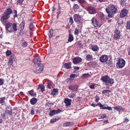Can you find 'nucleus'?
I'll return each instance as SVG.
<instances>
[{"instance_id":"49530a36","label":"nucleus","mask_w":130,"mask_h":130,"mask_svg":"<svg viewBox=\"0 0 130 130\" xmlns=\"http://www.w3.org/2000/svg\"><path fill=\"white\" fill-rule=\"evenodd\" d=\"M75 94L71 93L69 94L68 95V96L69 98H73L74 97H75Z\"/></svg>"},{"instance_id":"a18cd8bd","label":"nucleus","mask_w":130,"mask_h":130,"mask_svg":"<svg viewBox=\"0 0 130 130\" xmlns=\"http://www.w3.org/2000/svg\"><path fill=\"white\" fill-rule=\"evenodd\" d=\"M15 1L17 2V4L21 5L24 1V0H15Z\"/></svg>"},{"instance_id":"6e6d98bb","label":"nucleus","mask_w":130,"mask_h":130,"mask_svg":"<svg viewBox=\"0 0 130 130\" xmlns=\"http://www.w3.org/2000/svg\"><path fill=\"white\" fill-rule=\"evenodd\" d=\"M129 120L128 119L125 118L123 122L125 123H127L129 121Z\"/></svg>"},{"instance_id":"0eeeda50","label":"nucleus","mask_w":130,"mask_h":130,"mask_svg":"<svg viewBox=\"0 0 130 130\" xmlns=\"http://www.w3.org/2000/svg\"><path fill=\"white\" fill-rule=\"evenodd\" d=\"M7 14L4 12L3 13L1 18V21L3 23H5L6 20L8 19L10 17Z\"/></svg>"},{"instance_id":"1a4fd4ad","label":"nucleus","mask_w":130,"mask_h":130,"mask_svg":"<svg viewBox=\"0 0 130 130\" xmlns=\"http://www.w3.org/2000/svg\"><path fill=\"white\" fill-rule=\"evenodd\" d=\"M90 48L95 53L98 52L99 50V47L97 45L94 44H91Z\"/></svg>"},{"instance_id":"ddd939ff","label":"nucleus","mask_w":130,"mask_h":130,"mask_svg":"<svg viewBox=\"0 0 130 130\" xmlns=\"http://www.w3.org/2000/svg\"><path fill=\"white\" fill-rule=\"evenodd\" d=\"M14 54H12L11 55L8 62V65L9 64L10 66L12 65L13 63V60L14 59Z\"/></svg>"},{"instance_id":"58836bf2","label":"nucleus","mask_w":130,"mask_h":130,"mask_svg":"<svg viewBox=\"0 0 130 130\" xmlns=\"http://www.w3.org/2000/svg\"><path fill=\"white\" fill-rule=\"evenodd\" d=\"M111 91L109 90H104L102 91V93L103 94H105L106 93H109Z\"/></svg>"},{"instance_id":"69168bd1","label":"nucleus","mask_w":130,"mask_h":130,"mask_svg":"<svg viewBox=\"0 0 130 130\" xmlns=\"http://www.w3.org/2000/svg\"><path fill=\"white\" fill-rule=\"evenodd\" d=\"M100 2H103L107 1L108 0H98Z\"/></svg>"},{"instance_id":"f03ea898","label":"nucleus","mask_w":130,"mask_h":130,"mask_svg":"<svg viewBox=\"0 0 130 130\" xmlns=\"http://www.w3.org/2000/svg\"><path fill=\"white\" fill-rule=\"evenodd\" d=\"M73 18L74 21L78 24V26L81 29L83 25V21L81 19V16L77 14H75L73 15Z\"/></svg>"},{"instance_id":"aec40b11","label":"nucleus","mask_w":130,"mask_h":130,"mask_svg":"<svg viewBox=\"0 0 130 130\" xmlns=\"http://www.w3.org/2000/svg\"><path fill=\"white\" fill-rule=\"evenodd\" d=\"M72 100L66 98L64 100V102L66 104V105L67 106H69L71 104Z\"/></svg>"},{"instance_id":"9b49d317","label":"nucleus","mask_w":130,"mask_h":130,"mask_svg":"<svg viewBox=\"0 0 130 130\" xmlns=\"http://www.w3.org/2000/svg\"><path fill=\"white\" fill-rule=\"evenodd\" d=\"M76 75L75 74H71L70 77L66 79V82L67 83H70L71 82L74 80V78L76 77Z\"/></svg>"},{"instance_id":"864d4df0","label":"nucleus","mask_w":130,"mask_h":130,"mask_svg":"<svg viewBox=\"0 0 130 130\" xmlns=\"http://www.w3.org/2000/svg\"><path fill=\"white\" fill-rule=\"evenodd\" d=\"M25 22L24 21H23L20 24V26L21 27L23 26V28H24L25 25Z\"/></svg>"},{"instance_id":"c9c22d12","label":"nucleus","mask_w":130,"mask_h":130,"mask_svg":"<svg viewBox=\"0 0 130 130\" xmlns=\"http://www.w3.org/2000/svg\"><path fill=\"white\" fill-rule=\"evenodd\" d=\"M90 76V74L88 73L84 74L82 76L83 78L86 79L88 77Z\"/></svg>"},{"instance_id":"37998d69","label":"nucleus","mask_w":130,"mask_h":130,"mask_svg":"<svg viewBox=\"0 0 130 130\" xmlns=\"http://www.w3.org/2000/svg\"><path fill=\"white\" fill-rule=\"evenodd\" d=\"M49 34H50V36L49 37H52L53 36L54 34V31L53 30L51 29L49 31Z\"/></svg>"},{"instance_id":"338daca9","label":"nucleus","mask_w":130,"mask_h":130,"mask_svg":"<svg viewBox=\"0 0 130 130\" xmlns=\"http://www.w3.org/2000/svg\"><path fill=\"white\" fill-rule=\"evenodd\" d=\"M100 99L99 98H98L96 99L95 100V102H98L99 100H100Z\"/></svg>"},{"instance_id":"c03bdc74","label":"nucleus","mask_w":130,"mask_h":130,"mask_svg":"<svg viewBox=\"0 0 130 130\" xmlns=\"http://www.w3.org/2000/svg\"><path fill=\"white\" fill-rule=\"evenodd\" d=\"M126 0H121V3L122 5L125 6L126 5Z\"/></svg>"},{"instance_id":"39448f33","label":"nucleus","mask_w":130,"mask_h":130,"mask_svg":"<svg viewBox=\"0 0 130 130\" xmlns=\"http://www.w3.org/2000/svg\"><path fill=\"white\" fill-rule=\"evenodd\" d=\"M114 32L115 33L113 36L114 39L116 40L119 39L121 36L120 29H119L116 28L114 30Z\"/></svg>"},{"instance_id":"603ef678","label":"nucleus","mask_w":130,"mask_h":130,"mask_svg":"<svg viewBox=\"0 0 130 130\" xmlns=\"http://www.w3.org/2000/svg\"><path fill=\"white\" fill-rule=\"evenodd\" d=\"M78 2L82 4H85L86 2L85 0H78Z\"/></svg>"},{"instance_id":"7ed1b4c3","label":"nucleus","mask_w":130,"mask_h":130,"mask_svg":"<svg viewBox=\"0 0 130 130\" xmlns=\"http://www.w3.org/2000/svg\"><path fill=\"white\" fill-rule=\"evenodd\" d=\"M125 64V62L124 59L121 58H119L116 64V67L118 68H122L124 66Z\"/></svg>"},{"instance_id":"f704fd0d","label":"nucleus","mask_w":130,"mask_h":130,"mask_svg":"<svg viewBox=\"0 0 130 130\" xmlns=\"http://www.w3.org/2000/svg\"><path fill=\"white\" fill-rule=\"evenodd\" d=\"M126 29H130V21H128L126 25L125 26Z\"/></svg>"},{"instance_id":"dca6fc26","label":"nucleus","mask_w":130,"mask_h":130,"mask_svg":"<svg viewBox=\"0 0 130 130\" xmlns=\"http://www.w3.org/2000/svg\"><path fill=\"white\" fill-rule=\"evenodd\" d=\"M78 86L76 85H73L69 86V89L70 91H77V90Z\"/></svg>"},{"instance_id":"a878e982","label":"nucleus","mask_w":130,"mask_h":130,"mask_svg":"<svg viewBox=\"0 0 130 130\" xmlns=\"http://www.w3.org/2000/svg\"><path fill=\"white\" fill-rule=\"evenodd\" d=\"M58 92V90L57 89L54 88L51 91V94L52 95H55L57 94Z\"/></svg>"},{"instance_id":"f8f14e48","label":"nucleus","mask_w":130,"mask_h":130,"mask_svg":"<svg viewBox=\"0 0 130 130\" xmlns=\"http://www.w3.org/2000/svg\"><path fill=\"white\" fill-rule=\"evenodd\" d=\"M108 59V56L106 55H102L100 58V61L102 63L105 62L107 61Z\"/></svg>"},{"instance_id":"a19ab883","label":"nucleus","mask_w":130,"mask_h":130,"mask_svg":"<svg viewBox=\"0 0 130 130\" xmlns=\"http://www.w3.org/2000/svg\"><path fill=\"white\" fill-rule=\"evenodd\" d=\"M123 23V20L122 19H119L117 22V23L120 25H121Z\"/></svg>"},{"instance_id":"393cba45","label":"nucleus","mask_w":130,"mask_h":130,"mask_svg":"<svg viewBox=\"0 0 130 130\" xmlns=\"http://www.w3.org/2000/svg\"><path fill=\"white\" fill-rule=\"evenodd\" d=\"M37 101V99L33 98L30 100V102L31 104L34 105L36 103Z\"/></svg>"},{"instance_id":"0e129e2a","label":"nucleus","mask_w":130,"mask_h":130,"mask_svg":"<svg viewBox=\"0 0 130 130\" xmlns=\"http://www.w3.org/2000/svg\"><path fill=\"white\" fill-rule=\"evenodd\" d=\"M101 118H102V119H104V118L107 117L105 115H101Z\"/></svg>"},{"instance_id":"e2e57ef3","label":"nucleus","mask_w":130,"mask_h":130,"mask_svg":"<svg viewBox=\"0 0 130 130\" xmlns=\"http://www.w3.org/2000/svg\"><path fill=\"white\" fill-rule=\"evenodd\" d=\"M95 85L94 84H93L92 85L90 86L89 87L90 88L92 89H93L94 88V86H95Z\"/></svg>"},{"instance_id":"79ce46f5","label":"nucleus","mask_w":130,"mask_h":130,"mask_svg":"<svg viewBox=\"0 0 130 130\" xmlns=\"http://www.w3.org/2000/svg\"><path fill=\"white\" fill-rule=\"evenodd\" d=\"M28 93L30 95L33 96L36 95V94L33 91L31 90L28 92Z\"/></svg>"},{"instance_id":"f257e3e1","label":"nucleus","mask_w":130,"mask_h":130,"mask_svg":"<svg viewBox=\"0 0 130 130\" xmlns=\"http://www.w3.org/2000/svg\"><path fill=\"white\" fill-rule=\"evenodd\" d=\"M40 59L39 57L36 58L34 63L35 66L37 68V70L34 71V72L36 73H38L41 72L43 70V65L40 63Z\"/></svg>"},{"instance_id":"4c0bfd02","label":"nucleus","mask_w":130,"mask_h":130,"mask_svg":"<svg viewBox=\"0 0 130 130\" xmlns=\"http://www.w3.org/2000/svg\"><path fill=\"white\" fill-rule=\"evenodd\" d=\"M92 58V55L88 54L86 56V59L87 60H89Z\"/></svg>"},{"instance_id":"72a5a7b5","label":"nucleus","mask_w":130,"mask_h":130,"mask_svg":"<svg viewBox=\"0 0 130 130\" xmlns=\"http://www.w3.org/2000/svg\"><path fill=\"white\" fill-rule=\"evenodd\" d=\"M106 63L108 65V66H109L110 67L113 66V64L112 62L111 61V60H109Z\"/></svg>"},{"instance_id":"052dcab7","label":"nucleus","mask_w":130,"mask_h":130,"mask_svg":"<svg viewBox=\"0 0 130 130\" xmlns=\"http://www.w3.org/2000/svg\"><path fill=\"white\" fill-rule=\"evenodd\" d=\"M33 28V24L31 23L30 24L29 26V28L30 30H31Z\"/></svg>"},{"instance_id":"bb28decb","label":"nucleus","mask_w":130,"mask_h":130,"mask_svg":"<svg viewBox=\"0 0 130 130\" xmlns=\"http://www.w3.org/2000/svg\"><path fill=\"white\" fill-rule=\"evenodd\" d=\"M12 12V11L11 9L10 8H8L7 9L5 12L6 14H7L8 15L10 16V14H11Z\"/></svg>"},{"instance_id":"ea45409f","label":"nucleus","mask_w":130,"mask_h":130,"mask_svg":"<svg viewBox=\"0 0 130 130\" xmlns=\"http://www.w3.org/2000/svg\"><path fill=\"white\" fill-rule=\"evenodd\" d=\"M11 52L9 50H7L6 52V56H9L11 55Z\"/></svg>"},{"instance_id":"423d86ee","label":"nucleus","mask_w":130,"mask_h":130,"mask_svg":"<svg viewBox=\"0 0 130 130\" xmlns=\"http://www.w3.org/2000/svg\"><path fill=\"white\" fill-rule=\"evenodd\" d=\"M91 21L92 25L95 27L100 26V23L98 21L95 17H93Z\"/></svg>"},{"instance_id":"473e14b6","label":"nucleus","mask_w":130,"mask_h":130,"mask_svg":"<svg viewBox=\"0 0 130 130\" xmlns=\"http://www.w3.org/2000/svg\"><path fill=\"white\" fill-rule=\"evenodd\" d=\"M5 98L4 97L0 98V104H2V105H5Z\"/></svg>"},{"instance_id":"20e7f679","label":"nucleus","mask_w":130,"mask_h":130,"mask_svg":"<svg viewBox=\"0 0 130 130\" xmlns=\"http://www.w3.org/2000/svg\"><path fill=\"white\" fill-rule=\"evenodd\" d=\"M117 10V8L113 5L109 6L106 9V11L107 13L112 12L113 13H116Z\"/></svg>"},{"instance_id":"c85d7f7f","label":"nucleus","mask_w":130,"mask_h":130,"mask_svg":"<svg viewBox=\"0 0 130 130\" xmlns=\"http://www.w3.org/2000/svg\"><path fill=\"white\" fill-rule=\"evenodd\" d=\"M73 125L72 122H68L63 123V126H71Z\"/></svg>"},{"instance_id":"cd10ccee","label":"nucleus","mask_w":130,"mask_h":130,"mask_svg":"<svg viewBox=\"0 0 130 130\" xmlns=\"http://www.w3.org/2000/svg\"><path fill=\"white\" fill-rule=\"evenodd\" d=\"M53 84L51 81L48 80L47 83V87L49 89H51Z\"/></svg>"},{"instance_id":"de8ad7c7","label":"nucleus","mask_w":130,"mask_h":130,"mask_svg":"<svg viewBox=\"0 0 130 130\" xmlns=\"http://www.w3.org/2000/svg\"><path fill=\"white\" fill-rule=\"evenodd\" d=\"M69 22L70 23V24H72L73 23V19L72 17H70L69 19Z\"/></svg>"},{"instance_id":"bf43d9fd","label":"nucleus","mask_w":130,"mask_h":130,"mask_svg":"<svg viewBox=\"0 0 130 130\" xmlns=\"http://www.w3.org/2000/svg\"><path fill=\"white\" fill-rule=\"evenodd\" d=\"M104 15L103 13H101V14L100 15V17L102 20H105L104 19Z\"/></svg>"},{"instance_id":"412c9836","label":"nucleus","mask_w":130,"mask_h":130,"mask_svg":"<svg viewBox=\"0 0 130 130\" xmlns=\"http://www.w3.org/2000/svg\"><path fill=\"white\" fill-rule=\"evenodd\" d=\"M114 109L116 110L120 113L121 110L124 109V108L122 106L118 105V106H116L113 107Z\"/></svg>"},{"instance_id":"4468645a","label":"nucleus","mask_w":130,"mask_h":130,"mask_svg":"<svg viewBox=\"0 0 130 130\" xmlns=\"http://www.w3.org/2000/svg\"><path fill=\"white\" fill-rule=\"evenodd\" d=\"M128 12V10L125 9H123L121 11L120 14V17L122 18L124 17L127 15Z\"/></svg>"},{"instance_id":"2f4dec72","label":"nucleus","mask_w":130,"mask_h":130,"mask_svg":"<svg viewBox=\"0 0 130 130\" xmlns=\"http://www.w3.org/2000/svg\"><path fill=\"white\" fill-rule=\"evenodd\" d=\"M40 89L42 92H43L44 90V87L42 85H39L38 87V89Z\"/></svg>"},{"instance_id":"13d9d810","label":"nucleus","mask_w":130,"mask_h":130,"mask_svg":"<svg viewBox=\"0 0 130 130\" xmlns=\"http://www.w3.org/2000/svg\"><path fill=\"white\" fill-rule=\"evenodd\" d=\"M34 109L33 108H31V115H34Z\"/></svg>"},{"instance_id":"b1692460","label":"nucleus","mask_w":130,"mask_h":130,"mask_svg":"<svg viewBox=\"0 0 130 130\" xmlns=\"http://www.w3.org/2000/svg\"><path fill=\"white\" fill-rule=\"evenodd\" d=\"M12 110H7L5 112V116H6L7 118H8L9 116H10L12 114Z\"/></svg>"},{"instance_id":"c756f323","label":"nucleus","mask_w":130,"mask_h":130,"mask_svg":"<svg viewBox=\"0 0 130 130\" xmlns=\"http://www.w3.org/2000/svg\"><path fill=\"white\" fill-rule=\"evenodd\" d=\"M59 118L57 117H55L52 119H51L50 120V122L51 123H53L58 121L59 119Z\"/></svg>"},{"instance_id":"6e6552de","label":"nucleus","mask_w":130,"mask_h":130,"mask_svg":"<svg viewBox=\"0 0 130 130\" xmlns=\"http://www.w3.org/2000/svg\"><path fill=\"white\" fill-rule=\"evenodd\" d=\"M87 10L89 13L90 14H94L96 12V10L94 7L91 6L88 7L87 8Z\"/></svg>"},{"instance_id":"e433bc0d","label":"nucleus","mask_w":130,"mask_h":130,"mask_svg":"<svg viewBox=\"0 0 130 130\" xmlns=\"http://www.w3.org/2000/svg\"><path fill=\"white\" fill-rule=\"evenodd\" d=\"M12 27L14 31H16L17 30V25L15 23H13L12 24Z\"/></svg>"},{"instance_id":"9d476101","label":"nucleus","mask_w":130,"mask_h":130,"mask_svg":"<svg viewBox=\"0 0 130 130\" xmlns=\"http://www.w3.org/2000/svg\"><path fill=\"white\" fill-rule=\"evenodd\" d=\"M107 82H106L105 85L107 88H109L110 86H111L112 84H113L114 82V80L113 79L109 78Z\"/></svg>"},{"instance_id":"09e8293b","label":"nucleus","mask_w":130,"mask_h":130,"mask_svg":"<svg viewBox=\"0 0 130 130\" xmlns=\"http://www.w3.org/2000/svg\"><path fill=\"white\" fill-rule=\"evenodd\" d=\"M4 80L2 79H0V85H2L4 84Z\"/></svg>"},{"instance_id":"6ab92c4d","label":"nucleus","mask_w":130,"mask_h":130,"mask_svg":"<svg viewBox=\"0 0 130 130\" xmlns=\"http://www.w3.org/2000/svg\"><path fill=\"white\" fill-rule=\"evenodd\" d=\"M99 105L100 108L102 109H108L109 110H112V109L110 107H106L104 106V105H102L101 103H100Z\"/></svg>"},{"instance_id":"4d7b16f0","label":"nucleus","mask_w":130,"mask_h":130,"mask_svg":"<svg viewBox=\"0 0 130 130\" xmlns=\"http://www.w3.org/2000/svg\"><path fill=\"white\" fill-rule=\"evenodd\" d=\"M27 45V43L26 42H24L22 44V46L24 47H26Z\"/></svg>"},{"instance_id":"4be33fe9","label":"nucleus","mask_w":130,"mask_h":130,"mask_svg":"<svg viewBox=\"0 0 130 130\" xmlns=\"http://www.w3.org/2000/svg\"><path fill=\"white\" fill-rule=\"evenodd\" d=\"M109 78L108 76L106 75L102 77L101 80L106 84V82L108 81V79H109Z\"/></svg>"},{"instance_id":"774afa93","label":"nucleus","mask_w":130,"mask_h":130,"mask_svg":"<svg viewBox=\"0 0 130 130\" xmlns=\"http://www.w3.org/2000/svg\"><path fill=\"white\" fill-rule=\"evenodd\" d=\"M74 69L76 70H78L79 69V67H75Z\"/></svg>"},{"instance_id":"7c9ffc66","label":"nucleus","mask_w":130,"mask_h":130,"mask_svg":"<svg viewBox=\"0 0 130 130\" xmlns=\"http://www.w3.org/2000/svg\"><path fill=\"white\" fill-rule=\"evenodd\" d=\"M74 38L73 35L71 34H70L69 36V38L68 40V41L71 42L73 41Z\"/></svg>"},{"instance_id":"680f3d73","label":"nucleus","mask_w":130,"mask_h":130,"mask_svg":"<svg viewBox=\"0 0 130 130\" xmlns=\"http://www.w3.org/2000/svg\"><path fill=\"white\" fill-rule=\"evenodd\" d=\"M5 112L4 113H3L2 114H1V117L2 118H4V119H5V118H7L5 116Z\"/></svg>"},{"instance_id":"f3484780","label":"nucleus","mask_w":130,"mask_h":130,"mask_svg":"<svg viewBox=\"0 0 130 130\" xmlns=\"http://www.w3.org/2000/svg\"><path fill=\"white\" fill-rule=\"evenodd\" d=\"M82 60L81 58L79 57H75L73 59V63L75 64H77L81 62Z\"/></svg>"},{"instance_id":"3c124183","label":"nucleus","mask_w":130,"mask_h":130,"mask_svg":"<svg viewBox=\"0 0 130 130\" xmlns=\"http://www.w3.org/2000/svg\"><path fill=\"white\" fill-rule=\"evenodd\" d=\"M116 13H113V12H110L109 13H108L109 14L108 15V16L110 18H111L113 17V15L115 14Z\"/></svg>"},{"instance_id":"5701e85b","label":"nucleus","mask_w":130,"mask_h":130,"mask_svg":"<svg viewBox=\"0 0 130 130\" xmlns=\"http://www.w3.org/2000/svg\"><path fill=\"white\" fill-rule=\"evenodd\" d=\"M71 62H68L65 63L63 65L64 67L66 68L67 69H69L71 68Z\"/></svg>"},{"instance_id":"5fc2aeb1","label":"nucleus","mask_w":130,"mask_h":130,"mask_svg":"<svg viewBox=\"0 0 130 130\" xmlns=\"http://www.w3.org/2000/svg\"><path fill=\"white\" fill-rule=\"evenodd\" d=\"M79 29H76L74 31V33L75 35H77L79 33Z\"/></svg>"},{"instance_id":"2eb2a0df","label":"nucleus","mask_w":130,"mask_h":130,"mask_svg":"<svg viewBox=\"0 0 130 130\" xmlns=\"http://www.w3.org/2000/svg\"><path fill=\"white\" fill-rule=\"evenodd\" d=\"M61 112V110L59 109L57 110H53L50 111L49 115L50 116H52L55 114L60 113Z\"/></svg>"},{"instance_id":"a211bd4d","label":"nucleus","mask_w":130,"mask_h":130,"mask_svg":"<svg viewBox=\"0 0 130 130\" xmlns=\"http://www.w3.org/2000/svg\"><path fill=\"white\" fill-rule=\"evenodd\" d=\"M12 24L11 23H8L6 24V25L5 28L6 30L10 32H12L13 31V30L12 29H11L10 30L8 29L12 26Z\"/></svg>"},{"instance_id":"8fccbe9b","label":"nucleus","mask_w":130,"mask_h":130,"mask_svg":"<svg viewBox=\"0 0 130 130\" xmlns=\"http://www.w3.org/2000/svg\"><path fill=\"white\" fill-rule=\"evenodd\" d=\"M73 7L74 9H78L79 8V6L77 4H74Z\"/></svg>"}]
</instances>
